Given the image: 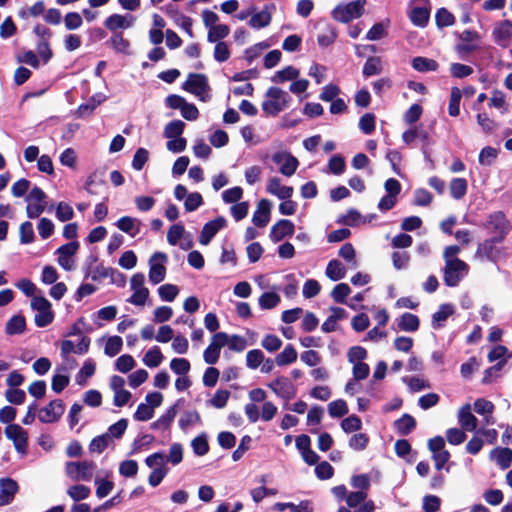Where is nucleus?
Returning <instances> with one entry per match:
<instances>
[{
  "mask_svg": "<svg viewBox=\"0 0 512 512\" xmlns=\"http://www.w3.org/2000/svg\"><path fill=\"white\" fill-rule=\"evenodd\" d=\"M495 456L496 463L502 470L508 469L512 465V449L508 447H497L490 453Z\"/></svg>",
  "mask_w": 512,
  "mask_h": 512,
  "instance_id": "nucleus-24",
  "label": "nucleus"
},
{
  "mask_svg": "<svg viewBox=\"0 0 512 512\" xmlns=\"http://www.w3.org/2000/svg\"><path fill=\"white\" fill-rule=\"evenodd\" d=\"M164 356L158 346H153L150 348L143 357V362L146 366L150 368L158 367Z\"/></svg>",
  "mask_w": 512,
  "mask_h": 512,
  "instance_id": "nucleus-38",
  "label": "nucleus"
},
{
  "mask_svg": "<svg viewBox=\"0 0 512 512\" xmlns=\"http://www.w3.org/2000/svg\"><path fill=\"white\" fill-rule=\"evenodd\" d=\"M341 428L345 433H352L362 429V421L359 416L353 414L341 421Z\"/></svg>",
  "mask_w": 512,
  "mask_h": 512,
  "instance_id": "nucleus-49",
  "label": "nucleus"
},
{
  "mask_svg": "<svg viewBox=\"0 0 512 512\" xmlns=\"http://www.w3.org/2000/svg\"><path fill=\"white\" fill-rule=\"evenodd\" d=\"M483 228L494 238L504 239L511 231L512 225L502 211H495L488 215Z\"/></svg>",
  "mask_w": 512,
  "mask_h": 512,
  "instance_id": "nucleus-2",
  "label": "nucleus"
},
{
  "mask_svg": "<svg viewBox=\"0 0 512 512\" xmlns=\"http://www.w3.org/2000/svg\"><path fill=\"white\" fill-rule=\"evenodd\" d=\"M96 371V364L92 359H87L78 374L76 375V382L79 385H84L86 378H90Z\"/></svg>",
  "mask_w": 512,
  "mask_h": 512,
  "instance_id": "nucleus-43",
  "label": "nucleus"
},
{
  "mask_svg": "<svg viewBox=\"0 0 512 512\" xmlns=\"http://www.w3.org/2000/svg\"><path fill=\"white\" fill-rule=\"evenodd\" d=\"M109 445V435L102 434L94 437L89 444L90 452L102 453Z\"/></svg>",
  "mask_w": 512,
  "mask_h": 512,
  "instance_id": "nucleus-61",
  "label": "nucleus"
},
{
  "mask_svg": "<svg viewBox=\"0 0 512 512\" xmlns=\"http://www.w3.org/2000/svg\"><path fill=\"white\" fill-rule=\"evenodd\" d=\"M280 296L275 292H264L258 299L259 306L262 309L270 310L280 303Z\"/></svg>",
  "mask_w": 512,
  "mask_h": 512,
  "instance_id": "nucleus-46",
  "label": "nucleus"
},
{
  "mask_svg": "<svg viewBox=\"0 0 512 512\" xmlns=\"http://www.w3.org/2000/svg\"><path fill=\"white\" fill-rule=\"evenodd\" d=\"M462 93L458 87L451 88L448 113L452 117H457L460 114V101Z\"/></svg>",
  "mask_w": 512,
  "mask_h": 512,
  "instance_id": "nucleus-42",
  "label": "nucleus"
},
{
  "mask_svg": "<svg viewBox=\"0 0 512 512\" xmlns=\"http://www.w3.org/2000/svg\"><path fill=\"white\" fill-rule=\"evenodd\" d=\"M435 20L439 28L452 26L456 21L455 16L446 8H440L436 12Z\"/></svg>",
  "mask_w": 512,
  "mask_h": 512,
  "instance_id": "nucleus-47",
  "label": "nucleus"
},
{
  "mask_svg": "<svg viewBox=\"0 0 512 512\" xmlns=\"http://www.w3.org/2000/svg\"><path fill=\"white\" fill-rule=\"evenodd\" d=\"M5 435L13 442L17 452L25 454L28 447V432L19 424H9L5 428Z\"/></svg>",
  "mask_w": 512,
  "mask_h": 512,
  "instance_id": "nucleus-10",
  "label": "nucleus"
},
{
  "mask_svg": "<svg viewBox=\"0 0 512 512\" xmlns=\"http://www.w3.org/2000/svg\"><path fill=\"white\" fill-rule=\"evenodd\" d=\"M294 231L295 225L291 220L280 219L271 227L269 237L272 242L277 243L285 237H291Z\"/></svg>",
  "mask_w": 512,
  "mask_h": 512,
  "instance_id": "nucleus-16",
  "label": "nucleus"
},
{
  "mask_svg": "<svg viewBox=\"0 0 512 512\" xmlns=\"http://www.w3.org/2000/svg\"><path fill=\"white\" fill-rule=\"evenodd\" d=\"M369 441V436L366 433H356L350 437L348 445L355 451H362L367 448Z\"/></svg>",
  "mask_w": 512,
  "mask_h": 512,
  "instance_id": "nucleus-48",
  "label": "nucleus"
},
{
  "mask_svg": "<svg viewBox=\"0 0 512 512\" xmlns=\"http://www.w3.org/2000/svg\"><path fill=\"white\" fill-rule=\"evenodd\" d=\"M91 493V490L88 486H85L83 484H77L69 487L67 490V494L74 500V501H81L89 497Z\"/></svg>",
  "mask_w": 512,
  "mask_h": 512,
  "instance_id": "nucleus-51",
  "label": "nucleus"
},
{
  "mask_svg": "<svg viewBox=\"0 0 512 512\" xmlns=\"http://www.w3.org/2000/svg\"><path fill=\"white\" fill-rule=\"evenodd\" d=\"M226 225L227 221L223 216H218L217 218L205 223L199 236V243L201 245H208L215 235L221 229L225 228Z\"/></svg>",
  "mask_w": 512,
  "mask_h": 512,
  "instance_id": "nucleus-13",
  "label": "nucleus"
},
{
  "mask_svg": "<svg viewBox=\"0 0 512 512\" xmlns=\"http://www.w3.org/2000/svg\"><path fill=\"white\" fill-rule=\"evenodd\" d=\"M134 18L130 16V20L120 14H112L104 21L105 27L111 32L117 33L118 29H126L133 25Z\"/></svg>",
  "mask_w": 512,
  "mask_h": 512,
  "instance_id": "nucleus-21",
  "label": "nucleus"
},
{
  "mask_svg": "<svg viewBox=\"0 0 512 512\" xmlns=\"http://www.w3.org/2000/svg\"><path fill=\"white\" fill-rule=\"evenodd\" d=\"M325 273L330 280L338 281L345 277L346 269L339 260L333 259L329 261Z\"/></svg>",
  "mask_w": 512,
  "mask_h": 512,
  "instance_id": "nucleus-32",
  "label": "nucleus"
},
{
  "mask_svg": "<svg viewBox=\"0 0 512 512\" xmlns=\"http://www.w3.org/2000/svg\"><path fill=\"white\" fill-rule=\"evenodd\" d=\"M420 320L415 314L406 312L398 319V328L405 332H415L419 329Z\"/></svg>",
  "mask_w": 512,
  "mask_h": 512,
  "instance_id": "nucleus-26",
  "label": "nucleus"
},
{
  "mask_svg": "<svg viewBox=\"0 0 512 512\" xmlns=\"http://www.w3.org/2000/svg\"><path fill=\"white\" fill-rule=\"evenodd\" d=\"M78 241H71L69 243L63 244L56 250V254H58V264L66 271H70L72 269V265L70 264V257L73 256L77 250L79 249Z\"/></svg>",
  "mask_w": 512,
  "mask_h": 512,
  "instance_id": "nucleus-19",
  "label": "nucleus"
},
{
  "mask_svg": "<svg viewBox=\"0 0 512 512\" xmlns=\"http://www.w3.org/2000/svg\"><path fill=\"white\" fill-rule=\"evenodd\" d=\"M504 239L490 237L480 242L475 252V257L480 260H487L496 263L502 253V249L498 247L499 244L503 243Z\"/></svg>",
  "mask_w": 512,
  "mask_h": 512,
  "instance_id": "nucleus-6",
  "label": "nucleus"
},
{
  "mask_svg": "<svg viewBox=\"0 0 512 512\" xmlns=\"http://www.w3.org/2000/svg\"><path fill=\"white\" fill-rule=\"evenodd\" d=\"M411 65L413 69L418 72L436 71L439 68V64L436 60L423 56L414 57Z\"/></svg>",
  "mask_w": 512,
  "mask_h": 512,
  "instance_id": "nucleus-28",
  "label": "nucleus"
},
{
  "mask_svg": "<svg viewBox=\"0 0 512 512\" xmlns=\"http://www.w3.org/2000/svg\"><path fill=\"white\" fill-rule=\"evenodd\" d=\"M423 113V108L420 104H412L409 109L404 113L403 120L406 124L412 125L416 123Z\"/></svg>",
  "mask_w": 512,
  "mask_h": 512,
  "instance_id": "nucleus-60",
  "label": "nucleus"
},
{
  "mask_svg": "<svg viewBox=\"0 0 512 512\" xmlns=\"http://www.w3.org/2000/svg\"><path fill=\"white\" fill-rule=\"evenodd\" d=\"M382 72V61L378 56H370L366 60L362 73L365 77L378 75Z\"/></svg>",
  "mask_w": 512,
  "mask_h": 512,
  "instance_id": "nucleus-36",
  "label": "nucleus"
},
{
  "mask_svg": "<svg viewBox=\"0 0 512 512\" xmlns=\"http://www.w3.org/2000/svg\"><path fill=\"white\" fill-rule=\"evenodd\" d=\"M315 474L320 480H328L334 475V468L327 461H322L316 464Z\"/></svg>",
  "mask_w": 512,
  "mask_h": 512,
  "instance_id": "nucleus-63",
  "label": "nucleus"
},
{
  "mask_svg": "<svg viewBox=\"0 0 512 512\" xmlns=\"http://www.w3.org/2000/svg\"><path fill=\"white\" fill-rule=\"evenodd\" d=\"M430 12L425 7H415L410 14L411 22L417 27H425L429 21Z\"/></svg>",
  "mask_w": 512,
  "mask_h": 512,
  "instance_id": "nucleus-39",
  "label": "nucleus"
},
{
  "mask_svg": "<svg viewBox=\"0 0 512 512\" xmlns=\"http://www.w3.org/2000/svg\"><path fill=\"white\" fill-rule=\"evenodd\" d=\"M185 126V123L181 120L170 121L164 128V137L167 139H172L181 136Z\"/></svg>",
  "mask_w": 512,
  "mask_h": 512,
  "instance_id": "nucleus-45",
  "label": "nucleus"
},
{
  "mask_svg": "<svg viewBox=\"0 0 512 512\" xmlns=\"http://www.w3.org/2000/svg\"><path fill=\"white\" fill-rule=\"evenodd\" d=\"M31 308L36 310L34 322L37 327H46L54 320L51 303L43 296H35L31 301Z\"/></svg>",
  "mask_w": 512,
  "mask_h": 512,
  "instance_id": "nucleus-5",
  "label": "nucleus"
},
{
  "mask_svg": "<svg viewBox=\"0 0 512 512\" xmlns=\"http://www.w3.org/2000/svg\"><path fill=\"white\" fill-rule=\"evenodd\" d=\"M191 446L194 453L198 456H203L209 451V444L205 434L195 437L191 442Z\"/></svg>",
  "mask_w": 512,
  "mask_h": 512,
  "instance_id": "nucleus-56",
  "label": "nucleus"
},
{
  "mask_svg": "<svg viewBox=\"0 0 512 512\" xmlns=\"http://www.w3.org/2000/svg\"><path fill=\"white\" fill-rule=\"evenodd\" d=\"M264 361V354L260 349L248 351L246 355V365L250 369L258 368Z\"/></svg>",
  "mask_w": 512,
  "mask_h": 512,
  "instance_id": "nucleus-62",
  "label": "nucleus"
},
{
  "mask_svg": "<svg viewBox=\"0 0 512 512\" xmlns=\"http://www.w3.org/2000/svg\"><path fill=\"white\" fill-rule=\"evenodd\" d=\"M375 120L373 113H365L359 120V128L364 134L370 135L375 131Z\"/></svg>",
  "mask_w": 512,
  "mask_h": 512,
  "instance_id": "nucleus-57",
  "label": "nucleus"
},
{
  "mask_svg": "<svg viewBox=\"0 0 512 512\" xmlns=\"http://www.w3.org/2000/svg\"><path fill=\"white\" fill-rule=\"evenodd\" d=\"M168 260L164 252H155L149 260V281L152 284H159L166 277V267L164 263Z\"/></svg>",
  "mask_w": 512,
  "mask_h": 512,
  "instance_id": "nucleus-9",
  "label": "nucleus"
},
{
  "mask_svg": "<svg viewBox=\"0 0 512 512\" xmlns=\"http://www.w3.org/2000/svg\"><path fill=\"white\" fill-rule=\"evenodd\" d=\"M170 368L177 375H186L191 369V364L186 358H173Z\"/></svg>",
  "mask_w": 512,
  "mask_h": 512,
  "instance_id": "nucleus-54",
  "label": "nucleus"
},
{
  "mask_svg": "<svg viewBox=\"0 0 512 512\" xmlns=\"http://www.w3.org/2000/svg\"><path fill=\"white\" fill-rule=\"evenodd\" d=\"M89 262L88 271L86 272V277L91 275V279L93 281H99L107 277H113L115 274L121 278V282L118 283V286L125 285V276L121 272H118L116 269L111 267H104L102 264L97 265L92 271H90L92 263L97 262L96 256H89L87 259Z\"/></svg>",
  "mask_w": 512,
  "mask_h": 512,
  "instance_id": "nucleus-11",
  "label": "nucleus"
},
{
  "mask_svg": "<svg viewBox=\"0 0 512 512\" xmlns=\"http://www.w3.org/2000/svg\"><path fill=\"white\" fill-rule=\"evenodd\" d=\"M26 330V320L22 315L11 317L6 323L5 332L8 335L22 334Z\"/></svg>",
  "mask_w": 512,
  "mask_h": 512,
  "instance_id": "nucleus-31",
  "label": "nucleus"
},
{
  "mask_svg": "<svg viewBox=\"0 0 512 512\" xmlns=\"http://www.w3.org/2000/svg\"><path fill=\"white\" fill-rule=\"evenodd\" d=\"M107 44L118 53L129 54L130 42L124 38L122 32L114 33Z\"/></svg>",
  "mask_w": 512,
  "mask_h": 512,
  "instance_id": "nucleus-34",
  "label": "nucleus"
},
{
  "mask_svg": "<svg viewBox=\"0 0 512 512\" xmlns=\"http://www.w3.org/2000/svg\"><path fill=\"white\" fill-rule=\"evenodd\" d=\"M230 33V28L226 24L214 25L209 29L207 40L210 43L218 42L221 39L226 38Z\"/></svg>",
  "mask_w": 512,
  "mask_h": 512,
  "instance_id": "nucleus-41",
  "label": "nucleus"
},
{
  "mask_svg": "<svg viewBox=\"0 0 512 512\" xmlns=\"http://www.w3.org/2000/svg\"><path fill=\"white\" fill-rule=\"evenodd\" d=\"M122 346L123 340L120 336H111L106 342L104 353L110 357H114L121 351Z\"/></svg>",
  "mask_w": 512,
  "mask_h": 512,
  "instance_id": "nucleus-50",
  "label": "nucleus"
},
{
  "mask_svg": "<svg viewBox=\"0 0 512 512\" xmlns=\"http://www.w3.org/2000/svg\"><path fill=\"white\" fill-rule=\"evenodd\" d=\"M93 461H78L66 463V474L74 481H90L96 469Z\"/></svg>",
  "mask_w": 512,
  "mask_h": 512,
  "instance_id": "nucleus-7",
  "label": "nucleus"
},
{
  "mask_svg": "<svg viewBox=\"0 0 512 512\" xmlns=\"http://www.w3.org/2000/svg\"><path fill=\"white\" fill-rule=\"evenodd\" d=\"M204 200L199 192L189 193L185 199L184 207L186 212H193L203 205Z\"/></svg>",
  "mask_w": 512,
  "mask_h": 512,
  "instance_id": "nucleus-55",
  "label": "nucleus"
},
{
  "mask_svg": "<svg viewBox=\"0 0 512 512\" xmlns=\"http://www.w3.org/2000/svg\"><path fill=\"white\" fill-rule=\"evenodd\" d=\"M136 365L134 358L129 354L121 355L115 362L116 369L121 373H128Z\"/></svg>",
  "mask_w": 512,
  "mask_h": 512,
  "instance_id": "nucleus-59",
  "label": "nucleus"
},
{
  "mask_svg": "<svg viewBox=\"0 0 512 512\" xmlns=\"http://www.w3.org/2000/svg\"><path fill=\"white\" fill-rule=\"evenodd\" d=\"M467 180L465 178H453L450 182L449 189L451 196L456 199H462L467 193Z\"/></svg>",
  "mask_w": 512,
  "mask_h": 512,
  "instance_id": "nucleus-35",
  "label": "nucleus"
},
{
  "mask_svg": "<svg viewBox=\"0 0 512 512\" xmlns=\"http://www.w3.org/2000/svg\"><path fill=\"white\" fill-rule=\"evenodd\" d=\"M350 293L351 288L347 283H339L331 291V297L336 303L347 304L350 308L356 310L355 305L348 304L346 301V298L349 296Z\"/></svg>",
  "mask_w": 512,
  "mask_h": 512,
  "instance_id": "nucleus-30",
  "label": "nucleus"
},
{
  "mask_svg": "<svg viewBox=\"0 0 512 512\" xmlns=\"http://www.w3.org/2000/svg\"><path fill=\"white\" fill-rule=\"evenodd\" d=\"M275 507L279 511H284L289 508L291 512H313V508L311 506V502L309 500H303L298 505L287 502V503H276Z\"/></svg>",
  "mask_w": 512,
  "mask_h": 512,
  "instance_id": "nucleus-40",
  "label": "nucleus"
},
{
  "mask_svg": "<svg viewBox=\"0 0 512 512\" xmlns=\"http://www.w3.org/2000/svg\"><path fill=\"white\" fill-rule=\"evenodd\" d=\"M179 288L174 284H163L158 288V294L161 300L172 302L178 295Z\"/></svg>",
  "mask_w": 512,
  "mask_h": 512,
  "instance_id": "nucleus-53",
  "label": "nucleus"
},
{
  "mask_svg": "<svg viewBox=\"0 0 512 512\" xmlns=\"http://www.w3.org/2000/svg\"><path fill=\"white\" fill-rule=\"evenodd\" d=\"M272 160L276 164H281L279 171L287 177L292 176L299 166L298 159L291 153L277 152L273 155Z\"/></svg>",
  "mask_w": 512,
  "mask_h": 512,
  "instance_id": "nucleus-15",
  "label": "nucleus"
},
{
  "mask_svg": "<svg viewBox=\"0 0 512 512\" xmlns=\"http://www.w3.org/2000/svg\"><path fill=\"white\" fill-rule=\"evenodd\" d=\"M297 360V351L292 344H287L282 352L275 357V363L278 366H284L294 363Z\"/></svg>",
  "mask_w": 512,
  "mask_h": 512,
  "instance_id": "nucleus-33",
  "label": "nucleus"
},
{
  "mask_svg": "<svg viewBox=\"0 0 512 512\" xmlns=\"http://www.w3.org/2000/svg\"><path fill=\"white\" fill-rule=\"evenodd\" d=\"M446 438L449 444L460 445L466 440L467 435L464 432V429L462 430L460 428H449L446 431Z\"/></svg>",
  "mask_w": 512,
  "mask_h": 512,
  "instance_id": "nucleus-64",
  "label": "nucleus"
},
{
  "mask_svg": "<svg viewBox=\"0 0 512 512\" xmlns=\"http://www.w3.org/2000/svg\"><path fill=\"white\" fill-rule=\"evenodd\" d=\"M468 265L459 258H454V260L446 261L444 267V282L449 287H455L459 284L463 275L462 271H468Z\"/></svg>",
  "mask_w": 512,
  "mask_h": 512,
  "instance_id": "nucleus-8",
  "label": "nucleus"
},
{
  "mask_svg": "<svg viewBox=\"0 0 512 512\" xmlns=\"http://www.w3.org/2000/svg\"><path fill=\"white\" fill-rule=\"evenodd\" d=\"M19 234L22 244H29L35 240L33 225L30 221H25L20 225Z\"/></svg>",
  "mask_w": 512,
  "mask_h": 512,
  "instance_id": "nucleus-58",
  "label": "nucleus"
},
{
  "mask_svg": "<svg viewBox=\"0 0 512 512\" xmlns=\"http://www.w3.org/2000/svg\"><path fill=\"white\" fill-rule=\"evenodd\" d=\"M266 97L269 99L262 102V110L266 115L273 117L284 110L291 101L289 94L279 87H270L266 92Z\"/></svg>",
  "mask_w": 512,
  "mask_h": 512,
  "instance_id": "nucleus-1",
  "label": "nucleus"
},
{
  "mask_svg": "<svg viewBox=\"0 0 512 512\" xmlns=\"http://www.w3.org/2000/svg\"><path fill=\"white\" fill-rule=\"evenodd\" d=\"M268 387L285 400H291L296 396V387L284 376L277 377L273 382L268 384Z\"/></svg>",
  "mask_w": 512,
  "mask_h": 512,
  "instance_id": "nucleus-14",
  "label": "nucleus"
},
{
  "mask_svg": "<svg viewBox=\"0 0 512 512\" xmlns=\"http://www.w3.org/2000/svg\"><path fill=\"white\" fill-rule=\"evenodd\" d=\"M366 0H355L347 4H339L332 10L334 20L341 23H348L354 18H359L364 13Z\"/></svg>",
  "mask_w": 512,
  "mask_h": 512,
  "instance_id": "nucleus-3",
  "label": "nucleus"
},
{
  "mask_svg": "<svg viewBox=\"0 0 512 512\" xmlns=\"http://www.w3.org/2000/svg\"><path fill=\"white\" fill-rule=\"evenodd\" d=\"M348 411V405L343 399H337L328 404V413L333 418H341L348 414Z\"/></svg>",
  "mask_w": 512,
  "mask_h": 512,
  "instance_id": "nucleus-44",
  "label": "nucleus"
},
{
  "mask_svg": "<svg viewBox=\"0 0 512 512\" xmlns=\"http://www.w3.org/2000/svg\"><path fill=\"white\" fill-rule=\"evenodd\" d=\"M458 420L464 430L475 431L477 428L478 419L471 413L470 404H465L459 410Z\"/></svg>",
  "mask_w": 512,
  "mask_h": 512,
  "instance_id": "nucleus-22",
  "label": "nucleus"
},
{
  "mask_svg": "<svg viewBox=\"0 0 512 512\" xmlns=\"http://www.w3.org/2000/svg\"><path fill=\"white\" fill-rule=\"evenodd\" d=\"M397 433L401 436H407L416 427V420L410 414H403L401 418L394 422Z\"/></svg>",
  "mask_w": 512,
  "mask_h": 512,
  "instance_id": "nucleus-27",
  "label": "nucleus"
},
{
  "mask_svg": "<svg viewBox=\"0 0 512 512\" xmlns=\"http://www.w3.org/2000/svg\"><path fill=\"white\" fill-rule=\"evenodd\" d=\"M455 312L454 306L449 303L441 304L439 310L432 315V327L439 329L450 316Z\"/></svg>",
  "mask_w": 512,
  "mask_h": 512,
  "instance_id": "nucleus-25",
  "label": "nucleus"
},
{
  "mask_svg": "<svg viewBox=\"0 0 512 512\" xmlns=\"http://www.w3.org/2000/svg\"><path fill=\"white\" fill-rule=\"evenodd\" d=\"M65 411V404L61 399L52 400L45 407L41 408L38 419L42 423L57 422Z\"/></svg>",
  "mask_w": 512,
  "mask_h": 512,
  "instance_id": "nucleus-12",
  "label": "nucleus"
},
{
  "mask_svg": "<svg viewBox=\"0 0 512 512\" xmlns=\"http://www.w3.org/2000/svg\"><path fill=\"white\" fill-rule=\"evenodd\" d=\"M276 10L274 3H269L260 11L252 15L248 24L254 29L267 27L272 21V13Z\"/></svg>",
  "mask_w": 512,
  "mask_h": 512,
  "instance_id": "nucleus-18",
  "label": "nucleus"
},
{
  "mask_svg": "<svg viewBox=\"0 0 512 512\" xmlns=\"http://www.w3.org/2000/svg\"><path fill=\"white\" fill-rule=\"evenodd\" d=\"M492 34L495 43L501 46H505L503 42L509 40L512 37V21H502L493 29Z\"/></svg>",
  "mask_w": 512,
  "mask_h": 512,
  "instance_id": "nucleus-23",
  "label": "nucleus"
},
{
  "mask_svg": "<svg viewBox=\"0 0 512 512\" xmlns=\"http://www.w3.org/2000/svg\"><path fill=\"white\" fill-rule=\"evenodd\" d=\"M176 406H177V403L174 404L173 406L169 407L167 409V411L165 412V414H163L161 417H159L156 421H154L152 424H151V428L152 429H168L171 424L173 423L176 415H177V410H176Z\"/></svg>",
  "mask_w": 512,
  "mask_h": 512,
  "instance_id": "nucleus-29",
  "label": "nucleus"
},
{
  "mask_svg": "<svg viewBox=\"0 0 512 512\" xmlns=\"http://www.w3.org/2000/svg\"><path fill=\"white\" fill-rule=\"evenodd\" d=\"M338 255L342 257L346 262L351 263L352 268H356L358 266V262L356 260V251L351 243H345L339 249Z\"/></svg>",
  "mask_w": 512,
  "mask_h": 512,
  "instance_id": "nucleus-52",
  "label": "nucleus"
},
{
  "mask_svg": "<svg viewBox=\"0 0 512 512\" xmlns=\"http://www.w3.org/2000/svg\"><path fill=\"white\" fill-rule=\"evenodd\" d=\"M299 76V70L294 66H286L282 70H279L271 78L274 83H282L289 80H295Z\"/></svg>",
  "mask_w": 512,
  "mask_h": 512,
  "instance_id": "nucleus-37",
  "label": "nucleus"
},
{
  "mask_svg": "<svg viewBox=\"0 0 512 512\" xmlns=\"http://www.w3.org/2000/svg\"><path fill=\"white\" fill-rule=\"evenodd\" d=\"M18 491L19 485L16 480L10 477L0 478V506L12 503Z\"/></svg>",
  "mask_w": 512,
  "mask_h": 512,
  "instance_id": "nucleus-17",
  "label": "nucleus"
},
{
  "mask_svg": "<svg viewBox=\"0 0 512 512\" xmlns=\"http://www.w3.org/2000/svg\"><path fill=\"white\" fill-rule=\"evenodd\" d=\"M182 89L197 96L203 102L210 99V96L207 95L210 86L205 74L190 73L187 80L182 84Z\"/></svg>",
  "mask_w": 512,
  "mask_h": 512,
  "instance_id": "nucleus-4",
  "label": "nucleus"
},
{
  "mask_svg": "<svg viewBox=\"0 0 512 512\" xmlns=\"http://www.w3.org/2000/svg\"><path fill=\"white\" fill-rule=\"evenodd\" d=\"M272 203L268 199H261L257 204V209L253 214L252 222L257 227H265L270 221Z\"/></svg>",
  "mask_w": 512,
  "mask_h": 512,
  "instance_id": "nucleus-20",
  "label": "nucleus"
}]
</instances>
